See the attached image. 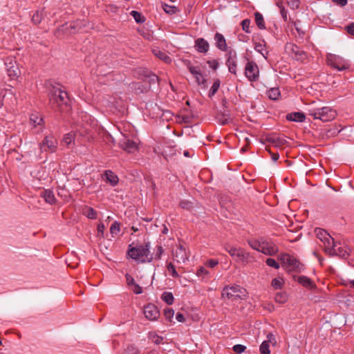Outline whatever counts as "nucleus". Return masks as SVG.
<instances>
[{"mask_svg":"<svg viewBox=\"0 0 354 354\" xmlns=\"http://www.w3.org/2000/svg\"><path fill=\"white\" fill-rule=\"evenodd\" d=\"M69 98L68 93L57 86H53L50 89L49 103L53 109L63 112L68 109Z\"/></svg>","mask_w":354,"mask_h":354,"instance_id":"nucleus-1","label":"nucleus"},{"mask_svg":"<svg viewBox=\"0 0 354 354\" xmlns=\"http://www.w3.org/2000/svg\"><path fill=\"white\" fill-rule=\"evenodd\" d=\"M127 255L138 263L151 262L153 255L150 252V244L146 243L145 245H139L136 247H131L127 251Z\"/></svg>","mask_w":354,"mask_h":354,"instance_id":"nucleus-2","label":"nucleus"},{"mask_svg":"<svg viewBox=\"0 0 354 354\" xmlns=\"http://www.w3.org/2000/svg\"><path fill=\"white\" fill-rule=\"evenodd\" d=\"M283 267L288 272H301L304 269V266L294 256L287 253H282L279 256Z\"/></svg>","mask_w":354,"mask_h":354,"instance_id":"nucleus-3","label":"nucleus"},{"mask_svg":"<svg viewBox=\"0 0 354 354\" xmlns=\"http://www.w3.org/2000/svg\"><path fill=\"white\" fill-rule=\"evenodd\" d=\"M308 115L315 120H320L322 122H329L335 119L337 112L330 106L312 109L308 111Z\"/></svg>","mask_w":354,"mask_h":354,"instance_id":"nucleus-4","label":"nucleus"},{"mask_svg":"<svg viewBox=\"0 0 354 354\" xmlns=\"http://www.w3.org/2000/svg\"><path fill=\"white\" fill-rule=\"evenodd\" d=\"M86 24L87 22L84 20H77L70 24L66 23L61 27H59L56 30L55 35L56 37H60L62 36V32H66L69 35L75 34L85 28L86 26Z\"/></svg>","mask_w":354,"mask_h":354,"instance_id":"nucleus-5","label":"nucleus"},{"mask_svg":"<svg viewBox=\"0 0 354 354\" xmlns=\"http://www.w3.org/2000/svg\"><path fill=\"white\" fill-rule=\"evenodd\" d=\"M222 297L232 300L237 298L243 299L246 297V290L237 285L225 286L222 290Z\"/></svg>","mask_w":354,"mask_h":354,"instance_id":"nucleus-6","label":"nucleus"},{"mask_svg":"<svg viewBox=\"0 0 354 354\" xmlns=\"http://www.w3.org/2000/svg\"><path fill=\"white\" fill-rule=\"evenodd\" d=\"M326 61L329 66L337 69L339 71L346 70L350 66V64L348 61H346L343 57L339 55L333 54L328 55L326 57Z\"/></svg>","mask_w":354,"mask_h":354,"instance_id":"nucleus-7","label":"nucleus"},{"mask_svg":"<svg viewBox=\"0 0 354 354\" xmlns=\"http://www.w3.org/2000/svg\"><path fill=\"white\" fill-rule=\"evenodd\" d=\"M225 250L232 257L236 259V261H247L250 257V254L245 252L243 248L234 247L230 244L225 245Z\"/></svg>","mask_w":354,"mask_h":354,"instance_id":"nucleus-8","label":"nucleus"},{"mask_svg":"<svg viewBox=\"0 0 354 354\" xmlns=\"http://www.w3.org/2000/svg\"><path fill=\"white\" fill-rule=\"evenodd\" d=\"M57 139L52 135L46 136L39 144L41 151L54 153L57 149Z\"/></svg>","mask_w":354,"mask_h":354,"instance_id":"nucleus-9","label":"nucleus"},{"mask_svg":"<svg viewBox=\"0 0 354 354\" xmlns=\"http://www.w3.org/2000/svg\"><path fill=\"white\" fill-rule=\"evenodd\" d=\"M278 251V247L274 242L269 239L261 237V252L266 255L274 256Z\"/></svg>","mask_w":354,"mask_h":354,"instance_id":"nucleus-10","label":"nucleus"},{"mask_svg":"<svg viewBox=\"0 0 354 354\" xmlns=\"http://www.w3.org/2000/svg\"><path fill=\"white\" fill-rule=\"evenodd\" d=\"M259 71L257 64L254 61H249L245 68V75L251 82L258 80Z\"/></svg>","mask_w":354,"mask_h":354,"instance_id":"nucleus-11","label":"nucleus"},{"mask_svg":"<svg viewBox=\"0 0 354 354\" xmlns=\"http://www.w3.org/2000/svg\"><path fill=\"white\" fill-rule=\"evenodd\" d=\"M144 315L147 319L154 321L159 317L160 312L156 306L153 304H148L144 307Z\"/></svg>","mask_w":354,"mask_h":354,"instance_id":"nucleus-12","label":"nucleus"},{"mask_svg":"<svg viewBox=\"0 0 354 354\" xmlns=\"http://www.w3.org/2000/svg\"><path fill=\"white\" fill-rule=\"evenodd\" d=\"M227 61L226 65L228 67L229 71L236 75V60H237V55L235 50L230 49L228 50L227 53Z\"/></svg>","mask_w":354,"mask_h":354,"instance_id":"nucleus-13","label":"nucleus"},{"mask_svg":"<svg viewBox=\"0 0 354 354\" xmlns=\"http://www.w3.org/2000/svg\"><path fill=\"white\" fill-rule=\"evenodd\" d=\"M119 146L123 150L129 153H134L138 149L137 144L134 141L125 137L120 140Z\"/></svg>","mask_w":354,"mask_h":354,"instance_id":"nucleus-14","label":"nucleus"},{"mask_svg":"<svg viewBox=\"0 0 354 354\" xmlns=\"http://www.w3.org/2000/svg\"><path fill=\"white\" fill-rule=\"evenodd\" d=\"M290 46L291 51L292 53V56L295 59L301 62H304L305 60L307 59V53L304 50L301 49L300 47L294 44H290Z\"/></svg>","mask_w":354,"mask_h":354,"instance_id":"nucleus-15","label":"nucleus"},{"mask_svg":"<svg viewBox=\"0 0 354 354\" xmlns=\"http://www.w3.org/2000/svg\"><path fill=\"white\" fill-rule=\"evenodd\" d=\"M194 48L200 53H206L209 49V44L204 38H197L194 41Z\"/></svg>","mask_w":354,"mask_h":354,"instance_id":"nucleus-16","label":"nucleus"},{"mask_svg":"<svg viewBox=\"0 0 354 354\" xmlns=\"http://www.w3.org/2000/svg\"><path fill=\"white\" fill-rule=\"evenodd\" d=\"M215 41V46L217 48L222 51H226L227 50V45L226 43L225 38L220 32H216L214 37Z\"/></svg>","mask_w":354,"mask_h":354,"instance_id":"nucleus-17","label":"nucleus"},{"mask_svg":"<svg viewBox=\"0 0 354 354\" xmlns=\"http://www.w3.org/2000/svg\"><path fill=\"white\" fill-rule=\"evenodd\" d=\"M30 122L33 127H39L38 131H41L44 129V121L38 113H32L30 116Z\"/></svg>","mask_w":354,"mask_h":354,"instance_id":"nucleus-18","label":"nucleus"},{"mask_svg":"<svg viewBox=\"0 0 354 354\" xmlns=\"http://www.w3.org/2000/svg\"><path fill=\"white\" fill-rule=\"evenodd\" d=\"M174 257L178 262H185L188 259V257L185 249L183 245H180L175 252H174Z\"/></svg>","mask_w":354,"mask_h":354,"instance_id":"nucleus-19","label":"nucleus"},{"mask_svg":"<svg viewBox=\"0 0 354 354\" xmlns=\"http://www.w3.org/2000/svg\"><path fill=\"white\" fill-rule=\"evenodd\" d=\"M7 74L10 78H15L18 76L19 72V68L17 66L10 61L8 60L6 63Z\"/></svg>","mask_w":354,"mask_h":354,"instance_id":"nucleus-20","label":"nucleus"},{"mask_svg":"<svg viewBox=\"0 0 354 354\" xmlns=\"http://www.w3.org/2000/svg\"><path fill=\"white\" fill-rule=\"evenodd\" d=\"M334 249V252H331L330 256H339L344 259H346L349 256L347 248L341 246L340 243H337V246L335 247Z\"/></svg>","mask_w":354,"mask_h":354,"instance_id":"nucleus-21","label":"nucleus"},{"mask_svg":"<svg viewBox=\"0 0 354 354\" xmlns=\"http://www.w3.org/2000/svg\"><path fill=\"white\" fill-rule=\"evenodd\" d=\"M286 119L289 121L303 122L306 120V115L301 112H294L287 114Z\"/></svg>","mask_w":354,"mask_h":354,"instance_id":"nucleus-22","label":"nucleus"},{"mask_svg":"<svg viewBox=\"0 0 354 354\" xmlns=\"http://www.w3.org/2000/svg\"><path fill=\"white\" fill-rule=\"evenodd\" d=\"M324 245V251L326 253L330 254L331 252H334L335 247L337 246V243L335 242L334 239L331 237V236L329 237L328 240L324 241L323 242Z\"/></svg>","mask_w":354,"mask_h":354,"instance_id":"nucleus-23","label":"nucleus"},{"mask_svg":"<svg viewBox=\"0 0 354 354\" xmlns=\"http://www.w3.org/2000/svg\"><path fill=\"white\" fill-rule=\"evenodd\" d=\"M106 182H109L112 186L118 183V177L111 171L107 170L104 173Z\"/></svg>","mask_w":354,"mask_h":354,"instance_id":"nucleus-24","label":"nucleus"},{"mask_svg":"<svg viewBox=\"0 0 354 354\" xmlns=\"http://www.w3.org/2000/svg\"><path fill=\"white\" fill-rule=\"evenodd\" d=\"M298 282L306 288L313 289L315 288V285L313 281L306 276H300L298 278Z\"/></svg>","mask_w":354,"mask_h":354,"instance_id":"nucleus-25","label":"nucleus"},{"mask_svg":"<svg viewBox=\"0 0 354 354\" xmlns=\"http://www.w3.org/2000/svg\"><path fill=\"white\" fill-rule=\"evenodd\" d=\"M45 201L50 205L55 203V198L53 192L50 189H45L41 194Z\"/></svg>","mask_w":354,"mask_h":354,"instance_id":"nucleus-26","label":"nucleus"},{"mask_svg":"<svg viewBox=\"0 0 354 354\" xmlns=\"http://www.w3.org/2000/svg\"><path fill=\"white\" fill-rule=\"evenodd\" d=\"M267 140L269 142L273 144L276 147H281L287 143L286 140L283 137H275V136L268 137L267 138Z\"/></svg>","mask_w":354,"mask_h":354,"instance_id":"nucleus-27","label":"nucleus"},{"mask_svg":"<svg viewBox=\"0 0 354 354\" xmlns=\"http://www.w3.org/2000/svg\"><path fill=\"white\" fill-rule=\"evenodd\" d=\"M153 53L156 57L159 58L160 59L164 61L166 63L171 62V59L169 56H168L166 53L161 51L158 49H154Z\"/></svg>","mask_w":354,"mask_h":354,"instance_id":"nucleus-28","label":"nucleus"},{"mask_svg":"<svg viewBox=\"0 0 354 354\" xmlns=\"http://www.w3.org/2000/svg\"><path fill=\"white\" fill-rule=\"evenodd\" d=\"M254 19L255 23L259 29L263 30L266 28L263 17L260 12H256L254 13Z\"/></svg>","mask_w":354,"mask_h":354,"instance_id":"nucleus-29","label":"nucleus"},{"mask_svg":"<svg viewBox=\"0 0 354 354\" xmlns=\"http://www.w3.org/2000/svg\"><path fill=\"white\" fill-rule=\"evenodd\" d=\"M281 93L278 88H272L267 91L268 97L272 100H277L279 99Z\"/></svg>","mask_w":354,"mask_h":354,"instance_id":"nucleus-30","label":"nucleus"},{"mask_svg":"<svg viewBox=\"0 0 354 354\" xmlns=\"http://www.w3.org/2000/svg\"><path fill=\"white\" fill-rule=\"evenodd\" d=\"M315 232H316L317 237L319 239H320V241H322V242H324V241H327V239L328 240L329 237L330 236V235L326 230H324L323 229H320V228L316 229Z\"/></svg>","mask_w":354,"mask_h":354,"instance_id":"nucleus-31","label":"nucleus"},{"mask_svg":"<svg viewBox=\"0 0 354 354\" xmlns=\"http://www.w3.org/2000/svg\"><path fill=\"white\" fill-rule=\"evenodd\" d=\"M249 245L254 250L261 252V238L259 239H250L248 241Z\"/></svg>","mask_w":354,"mask_h":354,"instance_id":"nucleus-32","label":"nucleus"},{"mask_svg":"<svg viewBox=\"0 0 354 354\" xmlns=\"http://www.w3.org/2000/svg\"><path fill=\"white\" fill-rule=\"evenodd\" d=\"M161 299L168 305L174 303V295L170 292H164L161 295Z\"/></svg>","mask_w":354,"mask_h":354,"instance_id":"nucleus-33","label":"nucleus"},{"mask_svg":"<svg viewBox=\"0 0 354 354\" xmlns=\"http://www.w3.org/2000/svg\"><path fill=\"white\" fill-rule=\"evenodd\" d=\"M144 72V75L147 78L148 82L150 84L158 82L159 78L156 75L151 73L149 71H145Z\"/></svg>","mask_w":354,"mask_h":354,"instance_id":"nucleus-34","label":"nucleus"},{"mask_svg":"<svg viewBox=\"0 0 354 354\" xmlns=\"http://www.w3.org/2000/svg\"><path fill=\"white\" fill-rule=\"evenodd\" d=\"M187 68L189 71L192 73L193 76L200 75V72L201 71V68L199 66H193L189 61L187 62Z\"/></svg>","mask_w":354,"mask_h":354,"instance_id":"nucleus-35","label":"nucleus"},{"mask_svg":"<svg viewBox=\"0 0 354 354\" xmlns=\"http://www.w3.org/2000/svg\"><path fill=\"white\" fill-rule=\"evenodd\" d=\"M120 231V223L118 221H114L110 227V233L112 236L117 235Z\"/></svg>","mask_w":354,"mask_h":354,"instance_id":"nucleus-36","label":"nucleus"},{"mask_svg":"<svg viewBox=\"0 0 354 354\" xmlns=\"http://www.w3.org/2000/svg\"><path fill=\"white\" fill-rule=\"evenodd\" d=\"M217 120L221 124L225 125L230 122L231 118L228 114L222 113L218 115Z\"/></svg>","mask_w":354,"mask_h":354,"instance_id":"nucleus-37","label":"nucleus"},{"mask_svg":"<svg viewBox=\"0 0 354 354\" xmlns=\"http://www.w3.org/2000/svg\"><path fill=\"white\" fill-rule=\"evenodd\" d=\"M196 274L198 277H202L203 279H208L209 278V272L203 267L198 269Z\"/></svg>","mask_w":354,"mask_h":354,"instance_id":"nucleus-38","label":"nucleus"},{"mask_svg":"<svg viewBox=\"0 0 354 354\" xmlns=\"http://www.w3.org/2000/svg\"><path fill=\"white\" fill-rule=\"evenodd\" d=\"M221 85V82L218 79L216 80L210 88V90L209 91V97H212L215 95V93L218 91L219 87Z\"/></svg>","mask_w":354,"mask_h":354,"instance_id":"nucleus-39","label":"nucleus"},{"mask_svg":"<svg viewBox=\"0 0 354 354\" xmlns=\"http://www.w3.org/2000/svg\"><path fill=\"white\" fill-rule=\"evenodd\" d=\"M131 15L134 18L137 23H143L145 21V17L138 11H131Z\"/></svg>","mask_w":354,"mask_h":354,"instance_id":"nucleus-40","label":"nucleus"},{"mask_svg":"<svg viewBox=\"0 0 354 354\" xmlns=\"http://www.w3.org/2000/svg\"><path fill=\"white\" fill-rule=\"evenodd\" d=\"M43 18L42 11L37 10L32 17V21L35 24H39Z\"/></svg>","mask_w":354,"mask_h":354,"instance_id":"nucleus-41","label":"nucleus"},{"mask_svg":"<svg viewBox=\"0 0 354 354\" xmlns=\"http://www.w3.org/2000/svg\"><path fill=\"white\" fill-rule=\"evenodd\" d=\"M254 49L256 51L260 53L263 57L266 58V55H268L267 50L265 49V45L261 43H258L255 44Z\"/></svg>","mask_w":354,"mask_h":354,"instance_id":"nucleus-42","label":"nucleus"},{"mask_svg":"<svg viewBox=\"0 0 354 354\" xmlns=\"http://www.w3.org/2000/svg\"><path fill=\"white\" fill-rule=\"evenodd\" d=\"M270 345L268 344V341H263L260 346V353L261 354H270Z\"/></svg>","mask_w":354,"mask_h":354,"instance_id":"nucleus-43","label":"nucleus"},{"mask_svg":"<svg viewBox=\"0 0 354 354\" xmlns=\"http://www.w3.org/2000/svg\"><path fill=\"white\" fill-rule=\"evenodd\" d=\"M123 354H140V351L135 346L129 345L124 350Z\"/></svg>","mask_w":354,"mask_h":354,"instance_id":"nucleus-44","label":"nucleus"},{"mask_svg":"<svg viewBox=\"0 0 354 354\" xmlns=\"http://www.w3.org/2000/svg\"><path fill=\"white\" fill-rule=\"evenodd\" d=\"M84 214L91 219H95L97 218V212L92 207L86 208L84 211Z\"/></svg>","mask_w":354,"mask_h":354,"instance_id":"nucleus-45","label":"nucleus"},{"mask_svg":"<svg viewBox=\"0 0 354 354\" xmlns=\"http://www.w3.org/2000/svg\"><path fill=\"white\" fill-rule=\"evenodd\" d=\"M162 8L166 13L169 14V15H173V14L176 13V10H177V8L176 6H169L166 3L162 4Z\"/></svg>","mask_w":354,"mask_h":354,"instance_id":"nucleus-46","label":"nucleus"},{"mask_svg":"<svg viewBox=\"0 0 354 354\" xmlns=\"http://www.w3.org/2000/svg\"><path fill=\"white\" fill-rule=\"evenodd\" d=\"M250 20L248 19H243L241 22L242 29L247 33L251 32L250 28Z\"/></svg>","mask_w":354,"mask_h":354,"instance_id":"nucleus-47","label":"nucleus"},{"mask_svg":"<svg viewBox=\"0 0 354 354\" xmlns=\"http://www.w3.org/2000/svg\"><path fill=\"white\" fill-rule=\"evenodd\" d=\"M196 79V82L198 85H203L204 86H206V80L203 77L202 72H200V75L194 76Z\"/></svg>","mask_w":354,"mask_h":354,"instance_id":"nucleus-48","label":"nucleus"},{"mask_svg":"<svg viewBox=\"0 0 354 354\" xmlns=\"http://www.w3.org/2000/svg\"><path fill=\"white\" fill-rule=\"evenodd\" d=\"M164 315L167 320L171 322L174 315V311L171 308H166L164 310Z\"/></svg>","mask_w":354,"mask_h":354,"instance_id":"nucleus-49","label":"nucleus"},{"mask_svg":"<svg viewBox=\"0 0 354 354\" xmlns=\"http://www.w3.org/2000/svg\"><path fill=\"white\" fill-rule=\"evenodd\" d=\"M266 262L268 266L274 268L275 269H279L280 267L279 263H277L276 260L274 259L268 258L266 259Z\"/></svg>","mask_w":354,"mask_h":354,"instance_id":"nucleus-50","label":"nucleus"},{"mask_svg":"<svg viewBox=\"0 0 354 354\" xmlns=\"http://www.w3.org/2000/svg\"><path fill=\"white\" fill-rule=\"evenodd\" d=\"M167 270L173 277L178 278L179 277V274L176 272L174 266L171 263H169L167 265Z\"/></svg>","mask_w":354,"mask_h":354,"instance_id":"nucleus-51","label":"nucleus"},{"mask_svg":"<svg viewBox=\"0 0 354 354\" xmlns=\"http://www.w3.org/2000/svg\"><path fill=\"white\" fill-rule=\"evenodd\" d=\"M283 280L281 279H274L272 281V286L275 288V289H280L281 288L282 286H283Z\"/></svg>","mask_w":354,"mask_h":354,"instance_id":"nucleus-52","label":"nucleus"},{"mask_svg":"<svg viewBox=\"0 0 354 354\" xmlns=\"http://www.w3.org/2000/svg\"><path fill=\"white\" fill-rule=\"evenodd\" d=\"M74 140L73 135L71 133H67L64 136L63 142L66 145H69Z\"/></svg>","mask_w":354,"mask_h":354,"instance_id":"nucleus-53","label":"nucleus"},{"mask_svg":"<svg viewBox=\"0 0 354 354\" xmlns=\"http://www.w3.org/2000/svg\"><path fill=\"white\" fill-rule=\"evenodd\" d=\"M232 349L236 353H242L245 351L246 346L242 344H236L233 346Z\"/></svg>","mask_w":354,"mask_h":354,"instance_id":"nucleus-54","label":"nucleus"},{"mask_svg":"<svg viewBox=\"0 0 354 354\" xmlns=\"http://www.w3.org/2000/svg\"><path fill=\"white\" fill-rule=\"evenodd\" d=\"M164 252V250L161 245H158L156 247V250L154 256V259L159 260L161 258V256Z\"/></svg>","mask_w":354,"mask_h":354,"instance_id":"nucleus-55","label":"nucleus"},{"mask_svg":"<svg viewBox=\"0 0 354 354\" xmlns=\"http://www.w3.org/2000/svg\"><path fill=\"white\" fill-rule=\"evenodd\" d=\"M131 287V290L136 295H139L142 292V288L136 283H133Z\"/></svg>","mask_w":354,"mask_h":354,"instance_id":"nucleus-56","label":"nucleus"},{"mask_svg":"<svg viewBox=\"0 0 354 354\" xmlns=\"http://www.w3.org/2000/svg\"><path fill=\"white\" fill-rule=\"evenodd\" d=\"M288 3L292 9H297L299 7V0H288Z\"/></svg>","mask_w":354,"mask_h":354,"instance_id":"nucleus-57","label":"nucleus"},{"mask_svg":"<svg viewBox=\"0 0 354 354\" xmlns=\"http://www.w3.org/2000/svg\"><path fill=\"white\" fill-rule=\"evenodd\" d=\"M275 300L277 302L283 303L286 300V297L285 295H283L282 293H278L276 295Z\"/></svg>","mask_w":354,"mask_h":354,"instance_id":"nucleus-58","label":"nucleus"},{"mask_svg":"<svg viewBox=\"0 0 354 354\" xmlns=\"http://www.w3.org/2000/svg\"><path fill=\"white\" fill-rule=\"evenodd\" d=\"M105 229V226L102 223H100L97 225V236L100 237L104 236V231Z\"/></svg>","mask_w":354,"mask_h":354,"instance_id":"nucleus-59","label":"nucleus"},{"mask_svg":"<svg viewBox=\"0 0 354 354\" xmlns=\"http://www.w3.org/2000/svg\"><path fill=\"white\" fill-rule=\"evenodd\" d=\"M180 206L183 209H189L192 207V203H190V202H189V201H182L180 203Z\"/></svg>","mask_w":354,"mask_h":354,"instance_id":"nucleus-60","label":"nucleus"},{"mask_svg":"<svg viewBox=\"0 0 354 354\" xmlns=\"http://www.w3.org/2000/svg\"><path fill=\"white\" fill-rule=\"evenodd\" d=\"M345 30L351 35H354V22H352L345 26Z\"/></svg>","mask_w":354,"mask_h":354,"instance_id":"nucleus-61","label":"nucleus"},{"mask_svg":"<svg viewBox=\"0 0 354 354\" xmlns=\"http://www.w3.org/2000/svg\"><path fill=\"white\" fill-rule=\"evenodd\" d=\"M218 264V261L216 259H209L208 260L205 265L207 266L209 268H214Z\"/></svg>","mask_w":354,"mask_h":354,"instance_id":"nucleus-62","label":"nucleus"},{"mask_svg":"<svg viewBox=\"0 0 354 354\" xmlns=\"http://www.w3.org/2000/svg\"><path fill=\"white\" fill-rule=\"evenodd\" d=\"M266 341H268V344L271 343L273 345L276 344L277 343V341H276V339H275V337L273 334L272 333H269L268 335H267V340Z\"/></svg>","mask_w":354,"mask_h":354,"instance_id":"nucleus-63","label":"nucleus"},{"mask_svg":"<svg viewBox=\"0 0 354 354\" xmlns=\"http://www.w3.org/2000/svg\"><path fill=\"white\" fill-rule=\"evenodd\" d=\"M125 277H126L127 285L129 286H131L133 283H136L134 281V279L129 274H126Z\"/></svg>","mask_w":354,"mask_h":354,"instance_id":"nucleus-64","label":"nucleus"}]
</instances>
